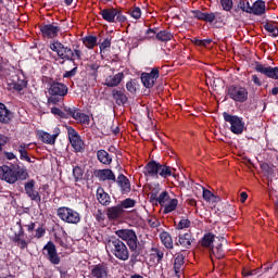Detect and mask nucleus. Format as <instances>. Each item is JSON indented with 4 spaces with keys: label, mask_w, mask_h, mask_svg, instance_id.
<instances>
[{
    "label": "nucleus",
    "mask_w": 278,
    "mask_h": 278,
    "mask_svg": "<svg viewBox=\"0 0 278 278\" xmlns=\"http://www.w3.org/2000/svg\"><path fill=\"white\" fill-rule=\"evenodd\" d=\"M220 5L225 12H231L233 9V0H220Z\"/></svg>",
    "instance_id": "51"
},
{
    "label": "nucleus",
    "mask_w": 278,
    "mask_h": 278,
    "mask_svg": "<svg viewBox=\"0 0 278 278\" xmlns=\"http://www.w3.org/2000/svg\"><path fill=\"white\" fill-rule=\"evenodd\" d=\"M8 142H10V137H8L5 135H0V153H1V151H3V147H5V144H8Z\"/></svg>",
    "instance_id": "62"
},
{
    "label": "nucleus",
    "mask_w": 278,
    "mask_h": 278,
    "mask_svg": "<svg viewBox=\"0 0 278 278\" xmlns=\"http://www.w3.org/2000/svg\"><path fill=\"white\" fill-rule=\"evenodd\" d=\"M73 177L75 181H81V179H84V169L79 166H75L73 168Z\"/></svg>",
    "instance_id": "46"
},
{
    "label": "nucleus",
    "mask_w": 278,
    "mask_h": 278,
    "mask_svg": "<svg viewBox=\"0 0 278 278\" xmlns=\"http://www.w3.org/2000/svg\"><path fill=\"white\" fill-rule=\"evenodd\" d=\"M169 200L172 199H170V194H168V191L161 192L159 197H157V191L155 190H153L150 193L151 203H157L161 205V207H164V205H166V203H168Z\"/></svg>",
    "instance_id": "20"
},
{
    "label": "nucleus",
    "mask_w": 278,
    "mask_h": 278,
    "mask_svg": "<svg viewBox=\"0 0 278 278\" xmlns=\"http://www.w3.org/2000/svg\"><path fill=\"white\" fill-rule=\"evenodd\" d=\"M30 144L28 143H21L16 151L20 153V160L23 162H28V164H34V161H31V157H29V153L27 152V149H29Z\"/></svg>",
    "instance_id": "28"
},
{
    "label": "nucleus",
    "mask_w": 278,
    "mask_h": 278,
    "mask_svg": "<svg viewBox=\"0 0 278 278\" xmlns=\"http://www.w3.org/2000/svg\"><path fill=\"white\" fill-rule=\"evenodd\" d=\"M7 86L9 90H15L16 92H22V90H25V87L27 86V80L20 79L18 76H13L11 79H9Z\"/></svg>",
    "instance_id": "22"
},
{
    "label": "nucleus",
    "mask_w": 278,
    "mask_h": 278,
    "mask_svg": "<svg viewBox=\"0 0 278 278\" xmlns=\"http://www.w3.org/2000/svg\"><path fill=\"white\" fill-rule=\"evenodd\" d=\"M111 94L116 105H127V103H129V97L125 93V88H115L111 91Z\"/></svg>",
    "instance_id": "19"
},
{
    "label": "nucleus",
    "mask_w": 278,
    "mask_h": 278,
    "mask_svg": "<svg viewBox=\"0 0 278 278\" xmlns=\"http://www.w3.org/2000/svg\"><path fill=\"white\" fill-rule=\"evenodd\" d=\"M97 160L98 162H100V164H103L104 166H110V164H112V161H113L110 153L104 149L97 151Z\"/></svg>",
    "instance_id": "30"
},
{
    "label": "nucleus",
    "mask_w": 278,
    "mask_h": 278,
    "mask_svg": "<svg viewBox=\"0 0 278 278\" xmlns=\"http://www.w3.org/2000/svg\"><path fill=\"white\" fill-rule=\"evenodd\" d=\"M60 60H63L64 62H73V49L64 46L61 48V52L59 54Z\"/></svg>",
    "instance_id": "35"
},
{
    "label": "nucleus",
    "mask_w": 278,
    "mask_h": 278,
    "mask_svg": "<svg viewBox=\"0 0 278 278\" xmlns=\"http://www.w3.org/2000/svg\"><path fill=\"white\" fill-rule=\"evenodd\" d=\"M72 118L77 121V123H80V125H90V116L86 113H80L79 109H76Z\"/></svg>",
    "instance_id": "34"
},
{
    "label": "nucleus",
    "mask_w": 278,
    "mask_h": 278,
    "mask_svg": "<svg viewBox=\"0 0 278 278\" xmlns=\"http://www.w3.org/2000/svg\"><path fill=\"white\" fill-rule=\"evenodd\" d=\"M56 214L59 218L63 220V223H68L70 225H77V223L81 220V217L79 216L77 211L71 207H66V206L59 207L56 211Z\"/></svg>",
    "instance_id": "8"
},
{
    "label": "nucleus",
    "mask_w": 278,
    "mask_h": 278,
    "mask_svg": "<svg viewBox=\"0 0 278 278\" xmlns=\"http://www.w3.org/2000/svg\"><path fill=\"white\" fill-rule=\"evenodd\" d=\"M115 236H117L119 240H124V242H126L131 253H136L138 251V236L134 229L116 230Z\"/></svg>",
    "instance_id": "6"
},
{
    "label": "nucleus",
    "mask_w": 278,
    "mask_h": 278,
    "mask_svg": "<svg viewBox=\"0 0 278 278\" xmlns=\"http://www.w3.org/2000/svg\"><path fill=\"white\" fill-rule=\"evenodd\" d=\"M105 248L116 260L127 262L129 260V249L127 244L116 237H109L106 239Z\"/></svg>",
    "instance_id": "3"
},
{
    "label": "nucleus",
    "mask_w": 278,
    "mask_h": 278,
    "mask_svg": "<svg viewBox=\"0 0 278 278\" xmlns=\"http://www.w3.org/2000/svg\"><path fill=\"white\" fill-rule=\"evenodd\" d=\"M215 238H216V236L212 232L205 233L202 237V239L200 240L201 247H203L204 249H212V247H214V239Z\"/></svg>",
    "instance_id": "33"
},
{
    "label": "nucleus",
    "mask_w": 278,
    "mask_h": 278,
    "mask_svg": "<svg viewBox=\"0 0 278 278\" xmlns=\"http://www.w3.org/2000/svg\"><path fill=\"white\" fill-rule=\"evenodd\" d=\"M45 233H47V229H45V227H42V226H39L35 230V238L40 239L45 236Z\"/></svg>",
    "instance_id": "61"
},
{
    "label": "nucleus",
    "mask_w": 278,
    "mask_h": 278,
    "mask_svg": "<svg viewBox=\"0 0 278 278\" xmlns=\"http://www.w3.org/2000/svg\"><path fill=\"white\" fill-rule=\"evenodd\" d=\"M226 94L235 103H247L249 101V89L242 85H230L226 87Z\"/></svg>",
    "instance_id": "5"
},
{
    "label": "nucleus",
    "mask_w": 278,
    "mask_h": 278,
    "mask_svg": "<svg viewBox=\"0 0 278 278\" xmlns=\"http://www.w3.org/2000/svg\"><path fill=\"white\" fill-rule=\"evenodd\" d=\"M177 205H179V200L172 199L167 204L164 205L163 213L170 214V212H175L177 210Z\"/></svg>",
    "instance_id": "37"
},
{
    "label": "nucleus",
    "mask_w": 278,
    "mask_h": 278,
    "mask_svg": "<svg viewBox=\"0 0 278 278\" xmlns=\"http://www.w3.org/2000/svg\"><path fill=\"white\" fill-rule=\"evenodd\" d=\"M173 33L168 30H160L156 34V40H160V42H168L169 40H173Z\"/></svg>",
    "instance_id": "38"
},
{
    "label": "nucleus",
    "mask_w": 278,
    "mask_h": 278,
    "mask_svg": "<svg viewBox=\"0 0 278 278\" xmlns=\"http://www.w3.org/2000/svg\"><path fill=\"white\" fill-rule=\"evenodd\" d=\"M74 68H72L71 71H67L63 74V78L64 79H71V77H75V75H77V71H78V67L76 65V63H74Z\"/></svg>",
    "instance_id": "54"
},
{
    "label": "nucleus",
    "mask_w": 278,
    "mask_h": 278,
    "mask_svg": "<svg viewBox=\"0 0 278 278\" xmlns=\"http://www.w3.org/2000/svg\"><path fill=\"white\" fill-rule=\"evenodd\" d=\"M112 47V38L106 37L103 42L100 43V50L103 51L105 49H110Z\"/></svg>",
    "instance_id": "58"
},
{
    "label": "nucleus",
    "mask_w": 278,
    "mask_h": 278,
    "mask_svg": "<svg viewBox=\"0 0 278 278\" xmlns=\"http://www.w3.org/2000/svg\"><path fill=\"white\" fill-rule=\"evenodd\" d=\"M97 200L99 201V203L101 205H110V203H112L110 194L108 192H105V190L103 189V187H99L97 189Z\"/></svg>",
    "instance_id": "31"
},
{
    "label": "nucleus",
    "mask_w": 278,
    "mask_h": 278,
    "mask_svg": "<svg viewBox=\"0 0 278 278\" xmlns=\"http://www.w3.org/2000/svg\"><path fill=\"white\" fill-rule=\"evenodd\" d=\"M93 176L99 179V181H113V184H116V175L110 168L94 169Z\"/></svg>",
    "instance_id": "17"
},
{
    "label": "nucleus",
    "mask_w": 278,
    "mask_h": 278,
    "mask_svg": "<svg viewBox=\"0 0 278 278\" xmlns=\"http://www.w3.org/2000/svg\"><path fill=\"white\" fill-rule=\"evenodd\" d=\"M73 53V64H75V60L81 61V56L84 55V52H81V49L79 48V45H74L72 48Z\"/></svg>",
    "instance_id": "43"
},
{
    "label": "nucleus",
    "mask_w": 278,
    "mask_h": 278,
    "mask_svg": "<svg viewBox=\"0 0 278 278\" xmlns=\"http://www.w3.org/2000/svg\"><path fill=\"white\" fill-rule=\"evenodd\" d=\"M123 79H125V74L123 72L110 75L105 78L104 86H106V88H116L117 86H121Z\"/></svg>",
    "instance_id": "23"
},
{
    "label": "nucleus",
    "mask_w": 278,
    "mask_h": 278,
    "mask_svg": "<svg viewBox=\"0 0 278 278\" xmlns=\"http://www.w3.org/2000/svg\"><path fill=\"white\" fill-rule=\"evenodd\" d=\"M116 8H106L100 11V15L106 23H116Z\"/></svg>",
    "instance_id": "25"
},
{
    "label": "nucleus",
    "mask_w": 278,
    "mask_h": 278,
    "mask_svg": "<svg viewBox=\"0 0 278 278\" xmlns=\"http://www.w3.org/2000/svg\"><path fill=\"white\" fill-rule=\"evenodd\" d=\"M0 177L7 184H16V181H25L29 178V173H27V167L21 165H2L0 166Z\"/></svg>",
    "instance_id": "2"
},
{
    "label": "nucleus",
    "mask_w": 278,
    "mask_h": 278,
    "mask_svg": "<svg viewBox=\"0 0 278 278\" xmlns=\"http://www.w3.org/2000/svg\"><path fill=\"white\" fill-rule=\"evenodd\" d=\"M184 264H186V255L181 253H177L174 258V273L181 275V268H184Z\"/></svg>",
    "instance_id": "32"
},
{
    "label": "nucleus",
    "mask_w": 278,
    "mask_h": 278,
    "mask_svg": "<svg viewBox=\"0 0 278 278\" xmlns=\"http://www.w3.org/2000/svg\"><path fill=\"white\" fill-rule=\"evenodd\" d=\"M116 15H115V23H126L127 22V16L123 14L122 10H116Z\"/></svg>",
    "instance_id": "55"
},
{
    "label": "nucleus",
    "mask_w": 278,
    "mask_h": 278,
    "mask_svg": "<svg viewBox=\"0 0 278 278\" xmlns=\"http://www.w3.org/2000/svg\"><path fill=\"white\" fill-rule=\"evenodd\" d=\"M42 253L46 260H48L50 264H53V266H58V264H60L62 261L60 258V254H58V249L55 248V243H53V241H48V244L42 249Z\"/></svg>",
    "instance_id": "10"
},
{
    "label": "nucleus",
    "mask_w": 278,
    "mask_h": 278,
    "mask_svg": "<svg viewBox=\"0 0 278 278\" xmlns=\"http://www.w3.org/2000/svg\"><path fill=\"white\" fill-rule=\"evenodd\" d=\"M160 239L162 244H164L165 249H173V237L167 231H163L160 235Z\"/></svg>",
    "instance_id": "36"
},
{
    "label": "nucleus",
    "mask_w": 278,
    "mask_h": 278,
    "mask_svg": "<svg viewBox=\"0 0 278 278\" xmlns=\"http://www.w3.org/2000/svg\"><path fill=\"white\" fill-rule=\"evenodd\" d=\"M211 251L217 260H223V257H225V250H223V243L217 244V247L215 248L212 247Z\"/></svg>",
    "instance_id": "41"
},
{
    "label": "nucleus",
    "mask_w": 278,
    "mask_h": 278,
    "mask_svg": "<svg viewBox=\"0 0 278 278\" xmlns=\"http://www.w3.org/2000/svg\"><path fill=\"white\" fill-rule=\"evenodd\" d=\"M126 89L128 92H130V94H136V81L129 80L128 83H126Z\"/></svg>",
    "instance_id": "57"
},
{
    "label": "nucleus",
    "mask_w": 278,
    "mask_h": 278,
    "mask_svg": "<svg viewBox=\"0 0 278 278\" xmlns=\"http://www.w3.org/2000/svg\"><path fill=\"white\" fill-rule=\"evenodd\" d=\"M250 14H254L255 16H262V14H266V2L264 0H257L250 7Z\"/></svg>",
    "instance_id": "26"
},
{
    "label": "nucleus",
    "mask_w": 278,
    "mask_h": 278,
    "mask_svg": "<svg viewBox=\"0 0 278 278\" xmlns=\"http://www.w3.org/2000/svg\"><path fill=\"white\" fill-rule=\"evenodd\" d=\"M160 78V67H153L150 73L143 72L141 74V84L144 88H153Z\"/></svg>",
    "instance_id": "12"
},
{
    "label": "nucleus",
    "mask_w": 278,
    "mask_h": 278,
    "mask_svg": "<svg viewBox=\"0 0 278 278\" xmlns=\"http://www.w3.org/2000/svg\"><path fill=\"white\" fill-rule=\"evenodd\" d=\"M115 182L119 186L122 194H129L131 192V182L124 174H119L117 179L115 178Z\"/></svg>",
    "instance_id": "24"
},
{
    "label": "nucleus",
    "mask_w": 278,
    "mask_h": 278,
    "mask_svg": "<svg viewBox=\"0 0 278 278\" xmlns=\"http://www.w3.org/2000/svg\"><path fill=\"white\" fill-rule=\"evenodd\" d=\"M14 115H12V112L5 106V104L0 103V123L2 125H9V123L12 122Z\"/></svg>",
    "instance_id": "27"
},
{
    "label": "nucleus",
    "mask_w": 278,
    "mask_h": 278,
    "mask_svg": "<svg viewBox=\"0 0 278 278\" xmlns=\"http://www.w3.org/2000/svg\"><path fill=\"white\" fill-rule=\"evenodd\" d=\"M223 117L226 123H229L231 134H235V136H241V134H244V119H242V117L227 112L223 113Z\"/></svg>",
    "instance_id": "7"
},
{
    "label": "nucleus",
    "mask_w": 278,
    "mask_h": 278,
    "mask_svg": "<svg viewBox=\"0 0 278 278\" xmlns=\"http://www.w3.org/2000/svg\"><path fill=\"white\" fill-rule=\"evenodd\" d=\"M212 197H214V193L210 191L208 189H203V199L204 201L211 202Z\"/></svg>",
    "instance_id": "63"
},
{
    "label": "nucleus",
    "mask_w": 278,
    "mask_h": 278,
    "mask_svg": "<svg viewBox=\"0 0 278 278\" xmlns=\"http://www.w3.org/2000/svg\"><path fill=\"white\" fill-rule=\"evenodd\" d=\"M123 212H125V210H123V206L121 205L111 206L106 210V216L109 220H116V218L123 216Z\"/></svg>",
    "instance_id": "29"
},
{
    "label": "nucleus",
    "mask_w": 278,
    "mask_h": 278,
    "mask_svg": "<svg viewBox=\"0 0 278 278\" xmlns=\"http://www.w3.org/2000/svg\"><path fill=\"white\" fill-rule=\"evenodd\" d=\"M51 114H53L54 116H59V118H64L66 117V115L64 114V111H62V109L59 108H51Z\"/></svg>",
    "instance_id": "60"
},
{
    "label": "nucleus",
    "mask_w": 278,
    "mask_h": 278,
    "mask_svg": "<svg viewBox=\"0 0 278 278\" xmlns=\"http://www.w3.org/2000/svg\"><path fill=\"white\" fill-rule=\"evenodd\" d=\"M191 18H197V21H204V23H214L216 21V16H218V13H204L201 10H191L190 11Z\"/></svg>",
    "instance_id": "18"
},
{
    "label": "nucleus",
    "mask_w": 278,
    "mask_h": 278,
    "mask_svg": "<svg viewBox=\"0 0 278 278\" xmlns=\"http://www.w3.org/2000/svg\"><path fill=\"white\" fill-rule=\"evenodd\" d=\"M39 31L41 33L42 38H48L49 40L58 38V34L62 31V28L58 23L53 22L51 24H41L39 25Z\"/></svg>",
    "instance_id": "11"
},
{
    "label": "nucleus",
    "mask_w": 278,
    "mask_h": 278,
    "mask_svg": "<svg viewBox=\"0 0 278 278\" xmlns=\"http://www.w3.org/2000/svg\"><path fill=\"white\" fill-rule=\"evenodd\" d=\"M237 8L239 10H242V12H247V14H251V4L249 2H245L244 0H240Z\"/></svg>",
    "instance_id": "52"
},
{
    "label": "nucleus",
    "mask_w": 278,
    "mask_h": 278,
    "mask_svg": "<svg viewBox=\"0 0 278 278\" xmlns=\"http://www.w3.org/2000/svg\"><path fill=\"white\" fill-rule=\"evenodd\" d=\"M119 206L122 207V210L123 207L124 210H129V207H136V200L127 198L121 202Z\"/></svg>",
    "instance_id": "45"
},
{
    "label": "nucleus",
    "mask_w": 278,
    "mask_h": 278,
    "mask_svg": "<svg viewBox=\"0 0 278 278\" xmlns=\"http://www.w3.org/2000/svg\"><path fill=\"white\" fill-rule=\"evenodd\" d=\"M129 14L131 18H135V21H138L142 16V10L139 7H134L129 10Z\"/></svg>",
    "instance_id": "47"
},
{
    "label": "nucleus",
    "mask_w": 278,
    "mask_h": 278,
    "mask_svg": "<svg viewBox=\"0 0 278 278\" xmlns=\"http://www.w3.org/2000/svg\"><path fill=\"white\" fill-rule=\"evenodd\" d=\"M175 170H177L175 167L164 162L151 160L143 167V175L146 177H152V179H168V177H175Z\"/></svg>",
    "instance_id": "1"
},
{
    "label": "nucleus",
    "mask_w": 278,
    "mask_h": 278,
    "mask_svg": "<svg viewBox=\"0 0 278 278\" xmlns=\"http://www.w3.org/2000/svg\"><path fill=\"white\" fill-rule=\"evenodd\" d=\"M194 237L192 236V231H187L185 233L179 232L175 239V245L182 247V249H191Z\"/></svg>",
    "instance_id": "15"
},
{
    "label": "nucleus",
    "mask_w": 278,
    "mask_h": 278,
    "mask_svg": "<svg viewBox=\"0 0 278 278\" xmlns=\"http://www.w3.org/2000/svg\"><path fill=\"white\" fill-rule=\"evenodd\" d=\"M192 226V222L188 218H181L180 222L176 226V231H181L184 229H190Z\"/></svg>",
    "instance_id": "42"
},
{
    "label": "nucleus",
    "mask_w": 278,
    "mask_h": 278,
    "mask_svg": "<svg viewBox=\"0 0 278 278\" xmlns=\"http://www.w3.org/2000/svg\"><path fill=\"white\" fill-rule=\"evenodd\" d=\"M36 180L30 179L28 182L24 185L25 193L27 194V198L30 199V201H36L38 205L42 203V197H40V192H38L36 189Z\"/></svg>",
    "instance_id": "14"
},
{
    "label": "nucleus",
    "mask_w": 278,
    "mask_h": 278,
    "mask_svg": "<svg viewBox=\"0 0 278 278\" xmlns=\"http://www.w3.org/2000/svg\"><path fill=\"white\" fill-rule=\"evenodd\" d=\"M264 29H265V31H268V34H271L273 38H277V36H278V27L275 26V24L266 23L264 25Z\"/></svg>",
    "instance_id": "44"
},
{
    "label": "nucleus",
    "mask_w": 278,
    "mask_h": 278,
    "mask_svg": "<svg viewBox=\"0 0 278 278\" xmlns=\"http://www.w3.org/2000/svg\"><path fill=\"white\" fill-rule=\"evenodd\" d=\"M110 275V269L108 264L99 263L91 266L90 278H108Z\"/></svg>",
    "instance_id": "16"
},
{
    "label": "nucleus",
    "mask_w": 278,
    "mask_h": 278,
    "mask_svg": "<svg viewBox=\"0 0 278 278\" xmlns=\"http://www.w3.org/2000/svg\"><path fill=\"white\" fill-rule=\"evenodd\" d=\"M77 111V108H71V106H64L63 112H64V119L73 118L75 116V112Z\"/></svg>",
    "instance_id": "50"
},
{
    "label": "nucleus",
    "mask_w": 278,
    "mask_h": 278,
    "mask_svg": "<svg viewBox=\"0 0 278 278\" xmlns=\"http://www.w3.org/2000/svg\"><path fill=\"white\" fill-rule=\"evenodd\" d=\"M60 136V128H56L55 134L51 135L45 130H38L37 137L41 142L45 144H55V140H58V137Z\"/></svg>",
    "instance_id": "21"
},
{
    "label": "nucleus",
    "mask_w": 278,
    "mask_h": 278,
    "mask_svg": "<svg viewBox=\"0 0 278 278\" xmlns=\"http://www.w3.org/2000/svg\"><path fill=\"white\" fill-rule=\"evenodd\" d=\"M10 75V68L8 62L0 61V77H8Z\"/></svg>",
    "instance_id": "49"
},
{
    "label": "nucleus",
    "mask_w": 278,
    "mask_h": 278,
    "mask_svg": "<svg viewBox=\"0 0 278 278\" xmlns=\"http://www.w3.org/2000/svg\"><path fill=\"white\" fill-rule=\"evenodd\" d=\"M255 275H257L258 277L262 275V267H257L255 269L244 267L242 269V277H255Z\"/></svg>",
    "instance_id": "39"
},
{
    "label": "nucleus",
    "mask_w": 278,
    "mask_h": 278,
    "mask_svg": "<svg viewBox=\"0 0 278 278\" xmlns=\"http://www.w3.org/2000/svg\"><path fill=\"white\" fill-rule=\"evenodd\" d=\"M83 43L87 49H94L97 47V37L92 35L86 36L83 38Z\"/></svg>",
    "instance_id": "40"
},
{
    "label": "nucleus",
    "mask_w": 278,
    "mask_h": 278,
    "mask_svg": "<svg viewBox=\"0 0 278 278\" xmlns=\"http://www.w3.org/2000/svg\"><path fill=\"white\" fill-rule=\"evenodd\" d=\"M67 136L74 151L76 153H84L86 148L84 147V140H81L79 132H77V130H75V128L72 126H67Z\"/></svg>",
    "instance_id": "9"
},
{
    "label": "nucleus",
    "mask_w": 278,
    "mask_h": 278,
    "mask_svg": "<svg viewBox=\"0 0 278 278\" xmlns=\"http://www.w3.org/2000/svg\"><path fill=\"white\" fill-rule=\"evenodd\" d=\"M152 253L156 256L157 264H162V260H164V251L157 248H152Z\"/></svg>",
    "instance_id": "53"
},
{
    "label": "nucleus",
    "mask_w": 278,
    "mask_h": 278,
    "mask_svg": "<svg viewBox=\"0 0 278 278\" xmlns=\"http://www.w3.org/2000/svg\"><path fill=\"white\" fill-rule=\"evenodd\" d=\"M50 97L48 98L49 105H58L64 101V97L68 94V86L64 83L52 80L48 88Z\"/></svg>",
    "instance_id": "4"
},
{
    "label": "nucleus",
    "mask_w": 278,
    "mask_h": 278,
    "mask_svg": "<svg viewBox=\"0 0 278 278\" xmlns=\"http://www.w3.org/2000/svg\"><path fill=\"white\" fill-rule=\"evenodd\" d=\"M147 36H149V38H156L157 37V28H149L146 31Z\"/></svg>",
    "instance_id": "64"
},
{
    "label": "nucleus",
    "mask_w": 278,
    "mask_h": 278,
    "mask_svg": "<svg viewBox=\"0 0 278 278\" xmlns=\"http://www.w3.org/2000/svg\"><path fill=\"white\" fill-rule=\"evenodd\" d=\"M13 242H15L22 251H24V249H27V247H29V242H27L25 239H20V240L13 239Z\"/></svg>",
    "instance_id": "59"
},
{
    "label": "nucleus",
    "mask_w": 278,
    "mask_h": 278,
    "mask_svg": "<svg viewBox=\"0 0 278 278\" xmlns=\"http://www.w3.org/2000/svg\"><path fill=\"white\" fill-rule=\"evenodd\" d=\"M254 71L261 73V75H265V77H268L269 79H278V66H266L260 62H255Z\"/></svg>",
    "instance_id": "13"
},
{
    "label": "nucleus",
    "mask_w": 278,
    "mask_h": 278,
    "mask_svg": "<svg viewBox=\"0 0 278 278\" xmlns=\"http://www.w3.org/2000/svg\"><path fill=\"white\" fill-rule=\"evenodd\" d=\"M50 49L58 54V58H60L61 50L63 49V43L60 41H53L52 43H50Z\"/></svg>",
    "instance_id": "48"
},
{
    "label": "nucleus",
    "mask_w": 278,
    "mask_h": 278,
    "mask_svg": "<svg viewBox=\"0 0 278 278\" xmlns=\"http://www.w3.org/2000/svg\"><path fill=\"white\" fill-rule=\"evenodd\" d=\"M194 45L198 47H210L212 39H194Z\"/></svg>",
    "instance_id": "56"
}]
</instances>
